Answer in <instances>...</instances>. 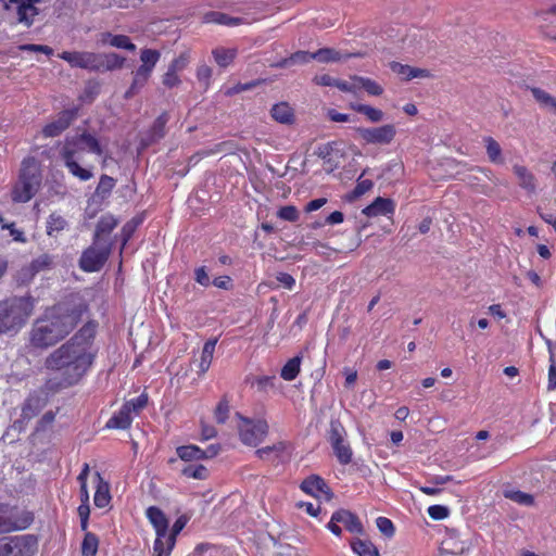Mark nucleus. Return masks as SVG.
Listing matches in <instances>:
<instances>
[{
    "instance_id": "1",
    "label": "nucleus",
    "mask_w": 556,
    "mask_h": 556,
    "mask_svg": "<svg viewBox=\"0 0 556 556\" xmlns=\"http://www.w3.org/2000/svg\"><path fill=\"white\" fill-rule=\"evenodd\" d=\"M94 333L96 326L93 324L86 325L74 338L46 359L47 368L61 371L63 386L77 383L90 368L94 357L92 346Z\"/></svg>"
},
{
    "instance_id": "2",
    "label": "nucleus",
    "mask_w": 556,
    "mask_h": 556,
    "mask_svg": "<svg viewBox=\"0 0 556 556\" xmlns=\"http://www.w3.org/2000/svg\"><path fill=\"white\" fill-rule=\"evenodd\" d=\"M91 152L103 156L105 151L100 141L89 132L67 136L60 149V156L68 173L80 181L90 180L93 177V166L83 162V153Z\"/></svg>"
},
{
    "instance_id": "3",
    "label": "nucleus",
    "mask_w": 556,
    "mask_h": 556,
    "mask_svg": "<svg viewBox=\"0 0 556 556\" xmlns=\"http://www.w3.org/2000/svg\"><path fill=\"white\" fill-rule=\"evenodd\" d=\"M75 325L74 314L65 313L61 307L50 308L36 320L30 333L31 344L37 348L53 345L67 336Z\"/></svg>"
},
{
    "instance_id": "4",
    "label": "nucleus",
    "mask_w": 556,
    "mask_h": 556,
    "mask_svg": "<svg viewBox=\"0 0 556 556\" xmlns=\"http://www.w3.org/2000/svg\"><path fill=\"white\" fill-rule=\"evenodd\" d=\"M33 309L31 298H14L0 303V333L20 329Z\"/></svg>"
},
{
    "instance_id": "5",
    "label": "nucleus",
    "mask_w": 556,
    "mask_h": 556,
    "mask_svg": "<svg viewBox=\"0 0 556 556\" xmlns=\"http://www.w3.org/2000/svg\"><path fill=\"white\" fill-rule=\"evenodd\" d=\"M41 182L40 169L34 157L25 159L22 163L20 179L12 191V199L15 202H27L38 191Z\"/></svg>"
},
{
    "instance_id": "6",
    "label": "nucleus",
    "mask_w": 556,
    "mask_h": 556,
    "mask_svg": "<svg viewBox=\"0 0 556 556\" xmlns=\"http://www.w3.org/2000/svg\"><path fill=\"white\" fill-rule=\"evenodd\" d=\"M33 520L30 511L0 504V534L24 530L31 525Z\"/></svg>"
},
{
    "instance_id": "7",
    "label": "nucleus",
    "mask_w": 556,
    "mask_h": 556,
    "mask_svg": "<svg viewBox=\"0 0 556 556\" xmlns=\"http://www.w3.org/2000/svg\"><path fill=\"white\" fill-rule=\"evenodd\" d=\"M160 52L153 49H142L140 52V66L132 72V83L126 92L131 97L141 89L152 75V72L160 60Z\"/></svg>"
},
{
    "instance_id": "8",
    "label": "nucleus",
    "mask_w": 556,
    "mask_h": 556,
    "mask_svg": "<svg viewBox=\"0 0 556 556\" xmlns=\"http://www.w3.org/2000/svg\"><path fill=\"white\" fill-rule=\"evenodd\" d=\"M37 549V538L31 534L0 539V556H34Z\"/></svg>"
},
{
    "instance_id": "9",
    "label": "nucleus",
    "mask_w": 556,
    "mask_h": 556,
    "mask_svg": "<svg viewBox=\"0 0 556 556\" xmlns=\"http://www.w3.org/2000/svg\"><path fill=\"white\" fill-rule=\"evenodd\" d=\"M238 432L241 442L249 446H256L268 433V424L263 419H249L239 416Z\"/></svg>"
},
{
    "instance_id": "10",
    "label": "nucleus",
    "mask_w": 556,
    "mask_h": 556,
    "mask_svg": "<svg viewBox=\"0 0 556 556\" xmlns=\"http://www.w3.org/2000/svg\"><path fill=\"white\" fill-rule=\"evenodd\" d=\"M148 396L141 394L136 399L127 401L122 408L115 413L106 422V427L111 429H126L130 426L134 417L146 407Z\"/></svg>"
},
{
    "instance_id": "11",
    "label": "nucleus",
    "mask_w": 556,
    "mask_h": 556,
    "mask_svg": "<svg viewBox=\"0 0 556 556\" xmlns=\"http://www.w3.org/2000/svg\"><path fill=\"white\" fill-rule=\"evenodd\" d=\"M146 516L155 530V541L152 556H163L165 551L164 541L168 528V520L165 514L157 507L151 506L146 510Z\"/></svg>"
},
{
    "instance_id": "12",
    "label": "nucleus",
    "mask_w": 556,
    "mask_h": 556,
    "mask_svg": "<svg viewBox=\"0 0 556 556\" xmlns=\"http://www.w3.org/2000/svg\"><path fill=\"white\" fill-rule=\"evenodd\" d=\"M329 442L338 460L344 465L349 464L352 459V450L346 442V432L341 424H331Z\"/></svg>"
},
{
    "instance_id": "13",
    "label": "nucleus",
    "mask_w": 556,
    "mask_h": 556,
    "mask_svg": "<svg viewBox=\"0 0 556 556\" xmlns=\"http://www.w3.org/2000/svg\"><path fill=\"white\" fill-rule=\"evenodd\" d=\"M356 131L359 138L368 144H389L396 135V129L391 124L370 128L359 127Z\"/></svg>"
},
{
    "instance_id": "14",
    "label": "nucleus",
    "mask_w": 556,
    "mask_h": 556,
    "mask_svg": "<svg viewBox=\"0 0 556 556\" xmlns=\"http://www.w3.org/2000/svg\"><path fill=\"white\" fill-rule=\"evenodd\" d=\"M59 56L72 67L99 71L100 54L89 51H64Z\"/></svg>"
},
{
    "instance_id": "15",
    "label": "nucleus",
    "mask_w": 556,
    "mask_h": 556,
    "mask_svg": "<svg viewBox=\"0 0 556 556\" xmlns=\"http://www.w3.org/2000/svg\"><path fill=\"white\" fill-rule=\"evenodd\" d=\"M4 9L14 12L20 23L29 26L34 22V17L38 14V10L34 5L37 0H0Z\"/></svg>"
},
{
    "instance_id": "16",
    "label": "nucleus",
    "mask_w": 556,
    "mask_h": 556,
    "mask_svg": "<svg viewBox=\"0 0 556 556\" xmlns=\"http://www.w3.org/2000/svg\"><path fill=\"white\" fill-rule=\"evenodd\" d=\"M96 241L94 245L84 252L80 258V267L85 271H97L105 263L109 250L106 247L99 248Z\"/></svg>"
},
{
    "instance_id": "17",
    "label": "nucleus",
    "mask_w": 556,
    "mask_h": 556,
    "mask_svg": "<svg viewBox=\"0 0 556 556\" xmlns=\"http://www.w3.org/2000/svg\"><path fill=\"white\" fill-rule=\"evenodd\" d=\"M90 473V468L88 464H84L83 469L78 476V481L80 484V502L77 511L80 518L81 529L87 530L88 528V519L90 514L89 507V492L87 489V479Z\"/></svg>"
},
{
    "instance_id": "18",
    "label": "nucleus",
    "mask_w": 556,
    "mask_h": 556,
    "mask_svg": "<svg viewBox=\"0 0 556 556\" xmlns=\"http://www.w3.org/2000/svg\"><path fill=\"white\" fill-rule=\"evenodd\" d=\"M301 489L308 495L318 500L329 501L331 493L325 481L318 476H311L301 483Z\"/></svg>"
},
{
    "instance_id": "19",
    "label": "nucleus",
    "mask_w": 556,
    "mask_h": 556,
    "mask_svg": "<svg viewBox=\"0 0 556 556\" xmlns=\"http://www.w3.org/2000/svg\"><path fill=\"white\" fill-rule=\"evenodd\" d=\"M74 112L63 111L52 122L48 123L42 128V135L47 138H52L61 135L73 122Z\"/></svg>"
},
{
    "instance_id": "20",
    "label": "nucleus",
    "mask_w": 556,
    "mask_h": 556,
    "mask_svg": "<svg viewBox=\"0 0 556 556\" xmlns=\"http://www.w3.org/2000/svg\"><path fill=\"white\" fill-rule=\"evenodd\" d=\"M395 211V203L391 199L378 197L374 202L362 210V214L372 218L378 216H390Z\"/></svg>"
},
{
    "instance_id": "21",
    "label": "nucleus",
    "mask_w": 556,
    "mask_h": 556,
    "mask_svg": "<svg viewBox=\"0 0 556 556\" xmlns=\"http://www.w3.org/2000/svg\"><path fill=\"white\" fill-rule=\"evenodd\" d=\"M218 454V447L215 445H210L205 451L201 450L195 445H185L179 446L177 448V455L179 458L186 462L202 459V458H212Z\"/></svg>"
},
{
    "instance_id": "22",
    "label": "nucleus",
    "mask_w": 556,
    "mask_h": 556,
    "mask_svg": "<svg viewBox=\"0 0 556 556\" xmlns=\"http://www.w3.org/2000/svg\"><path fill=\"white\" fill-rule=\"evenodd\" d=\"M92 483L96 486L93 503L98 508H105L111 503L110 485L102 478L100 472H94L92 476Z\"/></svg>"
},
{
    "instance_id": "23",
    "label": "nucleus",
    "mask_w": 556,
    "mask_h": 556,
    "mask_svg": "<svg viewBox=\"0 0 556 556\" xmlns=\"http://www.w3.org/2000/svg\"><path fill=\"white\" fill-rule=\"evenodd\" d=\"M390 67L393 73L397 74L405 80H410L413 78H428L430 77V73L427 70L412 67L409 65L401 64L397 62H392Z\"/></svg>"
},
{
    "instance_id": "24",
    "label": "nucleus",
    "mask_w": 556,
    "mask_h": 556,
    "mask_svg": "<svg viewBox=\"0 0 556 556\" xmlns=\"http://www.w3.org/2000/svg\"><path fill=\"white\" fill-rule=\"evenodd\" d=\"M513 172L518 180V185L529 193H533L536 188L535 177L523 165L515 164Z\"/></svg>"
},
{
    "instance_id": "25",
    "label": "nucleus",
    "mask_w": 556,
    "mask_h": 556,
    "mask_svg": "<svg viewBox=\"0 0 556 556\" xmlns=\"http://www.w3.org/2000/svg\"><path fill=\"white\" fill-rule=\"evenodd\" d=\"M216 343V339L208 340L204 343L200 355V359L197 364L199 376H203L210 369V366L214 357Z\"/></svg>"
},
{
    "instance_id": "26",
    "label": "nucleus",
    "mask_w": 556,
    "mask_h": 556,
    "mask_svg": "<svg viewBox=\"0 0 556 556\" xmlns=\"http://www.w3.org/2000/svg\"><path fill=\"white\" fill-rule=\"evenodd\" d=\"M102 45H108L117 49L135 51L136 46L131 42L130 38L126 35H113L111 33L102 34Z\"/></svg>"
},
{
    "instance_id": "27",
    "label": "nucleus",
    "mask_w": 556,
    "mask_h": 556,
    "mask_svg": "<svg viewBox=\"0 0 556 556\" xmlns=\"http://www.w3.org/2000/svg\"><path fill=\"white\" fill-rule=\"evenodd\" d=\"M333 520L342 523L352 533H361L363 531L359 520L349 510L341 509L336 511Z\"/></svg>"
},
{
    "instance_id": "28",
    "label": "nucleus",
    "mask_w": 556,
    "mask_h": 556,
    "mask_svg": "<svg viewBox=\"0 0 556 556\" xmlns=\"http://www.w3.org/2000/svg\"><path fill=\"white\" fill-rule=\"evenodd\" d=\"M186 523H187V519L185 517H179L173 525L172 529L170 530L167 529L165 541H164L165 551L163 553V556L170 555V552L174 548L175 543H176V536L185 528Z\"/></svg>"
},
{
    "instance_id": "29",
    "label": "nucleus",
    "mask_w": 556,
    "mask_h": 556,
    "mask_svg": "<svg viewBox=\"0 0 556 556\" xmlns=\"http://www.w3.org/2000/svg\"><path fill=\"white\" fill-rule=\"evenodd\" d=\"M271 116L281 124H292L294 121L293 109L286 102L275 104L271 109Z\"/></svg>"
},
{
    "instance_id": "30",
    "label": "nucleus",
    "mask_w": 556,
    "mask_h": 556,
    "mask_svg": "<svg viewBox=\"0 0 556 556\" xmlns=\"http://www.w3.org/2000/svg\"><path fill=\"white\" fill-rule=\"evenodd\" d=\"M288 451V445L285 442H277L273 445L262 447L256 451L261 459L274 460L281 457Z\"/></svg>"
},
{
    "instance_id": "31",
    "label": "nucleus",
    "mask_w": 556,
    "mask_h": 556,
    "mask_svg": "<svg viewBox=\"0 0 556 556\" xmlns=\"http://www.w3.org/2000/svg\"><path fill=\"white\" fill-rule=\"evenodd\" d=\"M349 106L353 111L365 115L371 123H379L384 117V114L381 110L367 104L352 102Z\"/></svg>"
},
{
    "instance_id": "32",
    "label": "nucleus",
    "mask_w": 556,
    "mask_h": 556,
    "mask_svg": "<svg viewBox=\"0 0 556 556\" xmlns=\"http://www.w3.org/2000/svg\"><path fill=\"white\" fill-rule=\"evenodd\" d=\"M100 54V64L99 71H113L118 70L124 66L125 58L118 55L117 53H99Z\"/></svg>"
},
{
    "instance_id": "33",
    "label": "nucleus",
    "mask_w": 556,
    "mask_h": 556,
    "mask_svg": "<svg viewBox=\"0 0 556 556\" xmlns=\"http://www.w3.org/2000/svg\"><path fill=\"white\" fill-rule=\"evenodd\" d=\"M351 547L357 556H379L378 548L368 540L356 539L352 541Z\"/></svg>"
},
{
    "instance_id": "34",
    "label": "nucleus",
    "mask_w": 556,
    "mask_h": 556,
    "mask_svg": "<svg viewBox=\"0 0 556 556\" xmlns=\"http://www.w3.org/2000/svg\"><path fill=\"white\" fill-rule=\"evenodd\" d=\"M215 62L220 67H227L232 63L237 55V50L233 48L217 47L212 51Z\"/></svg>"
},
{
    "instance_id": "35",
    "label": "nucleus",
    "mask_w": 556,
    "mask_h": 556,
    "mask_svg": "<svg viewBox=\"0 0 556 556\" xmlns=\"http://www.w3.org/2000/svg\"><path fill=\"white\" fill-rule=\"evenodd\" d=\"M354 80L357 84V91L364 89L369 96H381L383 92V87L368 77L354 75Z\"/></svg>"
},
{
    "instance_id": "36",
    "label": "nucleus",
    "mask_w": 556,
    "mask_h": 556,
    "mask_svg": "<svg viewBox=\"0 0 556 556\" xmlns=\"http://www.w3.org/2000/svg\"><path fill=\"white\" fill-rule=\"evenodd\" d=\"M301 362L302 359L300 356L290 358L281 368V378L286 381L294 380L301 370Z\"/></svg>"
},
{
    "instance_id": "37",
    "label": "nucleus",
    "mask_w": 556,
    "mask_h": 556,
    "mask_svg": "<svg viewBox=\"0 0 556 556\" xmlns=\"http://www.w3.org/2000/svg\"><path fill=\"white\" fill-rule=\"evenodd\" d=\"M484 144L490 162L494 164H502L504 162V159L502 155V148L500 143L492 137H486L484 138Z\"/></svg>"
},
{
    "instance_id": "38",
    "label": "nucleus",
    "mask_w": 556,
    "mask_h": 556,
    "mask_svg": "<svg viewBox=\"0 0 556 556\" xmlns=\"http://www.w3.org/2000/svg\"><path fill=\"white\" fill-rule=\"evenodd\" d=\"M117 225V220L112 215H104L98 223L96 230V240L100 241L102 235L110 233Z\"/></svg>"
},
{
    "instance_id": "39",
    "label": "nucleus",
    "mask_w": 556,
    "mask_h": 556,
    "mask_svg": "<svg viewBox=\"0 0 556 556\" xmlns=\"http://www.w3.org/2000/svg\"><path fill=\"white\" fill-rule=\"evenodd\" d=\"M99 547V540L96 534L86 532L84 541L81 543V555L83 556H96Z\"/></svg>"
},
{
    "instance_id": "40",
    "label": "nucleus",
    "mask_w": 556,
    "mask_h": 556,
    "mask_svg": "<svg viewBox=\"0 0 556 556\" xmlns=\"http://www.w3.org/2000/svg\"><path fill=\"white\" fill-rule=\"evenodd\" d=\"M66 225V220L61 215L51 214L47 222V233L49 236H54L64 230Z\"/></svg>"
},
{
    "instance_id": "41",
    "label": "nucleus",
    "mask_w": 556,
    "mask_h": 556,
    "mask_svg": "<svg viewBox=\"0 0 556 556\" xmlns=\"http://www.w3.org/2000/svg\"><path fill=\"white\" fill-rule=\"evenodd\" d=\"M114 186L115 180L112 177L108 175H102L96 189V197L105 199L111 193Z\"/></svg>"
},
{
    "instance_id": "42",
    "label": "nucleus",
    "mask_w": 556,
    "mask_h": 556,
    "mask_svg": "<svg viewBox=\"0 0 556 556\" xmlns=\"http://www.w3.org/2000/svg\"><path fill=\"white\" fill-rule=\"evenodd\" d=\"M312 58L320 62H336L342 60V54L333 49H320L312 54Z\"/></svg>"
},
{
    "instance_id": "43",
    "label": "nucleus",
    "mask_w": 556,
    "mask_h": 556,
    "mask_svg": "<svg viewBox=\"0 0 556 556\" xmlns=\"http://www.w3.org/2000/svg\"><path fill=\"white\" fill-rule=\"evenodd\" d=\"M548 351H549V369H548V383L547 389L554 390L556 388V361H555V350L556 345L553 346L552 343L548 341Z\"/></svg>"
},
{
    "instance_id": "44",
    "label": "nucleus",
    "mask_w": 556,
    "mask_h": 556,
    "mask_svg": "<svg viewBox=\"0 0 556 556\" xmlns=\"http://www.w3.org/2000/svg\"><path fill=\"white\" fill-rule=\"evenodd\" d=\"M532 97L543 109H548L555 97L546 92L541 88H532L531 89Z\"/></svg>"
},
{
    "instance_id": "45",
    "label": "nucleus",
    "mask_w": 556,
    "mask_h": 556,
    "mask_svg": "<svg viewBox=\"0 0 556 556\" xmlns=\"http://www.w3.org/2000/svg\"><path fill=\"white\" fill-rule=\"evenodd\" d=\"M182 473L187 478H192V479L203 480V479L207 478V469L202 465H198V466L189 465L186 468H184Z\"/></svg>"
},
{
    "instance_id": "46",
    "label": "nucleus",
    "mask_w": 556,
    "mask_h": 556,
    "mask_svg": "<svg viewBox=\"0 0 556 556\" xmlns=\"http://www.w3.org/2000/svg\"><path fill=\"white\" fill-rule=\"evenodd\" d=\"M374 184L370 179H358L357 185L354 188V190L351 192V194L348 197L350 201H353L354 199L365 194L372 188Z\"/></svg>"
},
{
    "instance_id": "47",
    "label": "nucleus",
    "mask_w": 556,
    "mask_h": 556,
    "mask_svg": "<svg viewBox=\"0 0 556 556\" xmlns=\"http://www.w3.org/2000/svg\"><path fill=\"white\" fill-rule=\"evenodd\" d=\"M376 526L379 531L387 538H392L394 535L395 529L393 522L390 519L386 517H378L376 519Z\"/></svg>"
},
{
    "instance_id": "48",
    "label": "nucleus",
    "mask_w": 556,
    "mask_h": 556,
    "mask_svg": "<svg viewBox=\"0 0 556 556\" xmlns=\"http://www.w3.org/2000/svg\"><path fill=\"white\" fill-rule=\"evenodd\" d=\"M506 497L521 505H531L533 503V497L521 491H507Z\"/></svg>"
},
{
    "instance_id": "49",
    "label": "nucleus",
    "mask_w": 556,
    "mask_h": 556,
    "mask_svg": "<svg viewBox=\"0 0 556 556\" xmlns=\"http://www.w3.org/2000/svg\"><path fill=\"white\" fill-rule=\"evenodd\" d=\"M229 415V404L226 400H222L214 412V416L217 422L224 424Z\"/></svg>"
},
{
    "instance_id": "50",
    "label": "nucleus",
    "mask_w": 556,
    "mask_h": 556,
    "mask_svg": "<svg viewBox=\"0 0 556 556\" xmlns=\"http://www.w3.org/2000/svg\"><path fill=\"white\" fill-rule=\"evenodd\" d=\"M428 515L433 520H443L447 518L450 510L446 506L443 505H432L428 508Z\"/></svg>"
},
{
    "instance_id": "51",
    "label": "nucleus",
    "mask_w": 556,
    "mask_h": 556,
    "mask_svg": "<svg viewBox=\"0 0 556 556\" xmlns=\"http://www.w3.org/2000/svg\"><path fill=\"white\" fill-rule=\"evenodd\" d=\"M336 87L343 92L357 93V84L354 80V76H351L350 80L337 79Z\"/></svg>"
},
{
    "instance_id": "52",
    "label": "nucleus",
    "mask_w": 556,
    "mask_h": 556,
    "mask_svg": "<svg viewBox=\"0 0 556 556\" xmlns=\"http://www.w3.org/2000/svg\"><path fill=\"white\" fill-rule=\"evenodd\" d=\"M278 216L281 218V219H285V220H289V222H294L298 219V211L294 206H283L281 207L279 211H278Z\"/></svg>"
},
{
    "instance_id": "53",
    "label": "nucleus",
    "mask_w": 556,
    "mask_h": 556,
    "mask_svg": "<svg viewBox=\"0 0 556 556\" xmlns=\"http://www.w3.org/2000/svg\"><path fill=\"white\" fill-rule=\"evenodd\" d=\"M188 63H189L188 53H181L179 56H177L175 60L172 61L168 68L179 73L188 65Z\"/></svg>"
},
{
    "instance_id": "54",
    "label": "nucleus",
    "mask_w": 556,
    "mask_h": 556,
    "mask_svg": "<svg viewBox=\"0 0 556 556\" xmlns=\"http://www.w3.org/2000/svg\"><path fill=\"white\" fill-rule=\"evenodd\" d=\"M179 83L180 79L178 72L167 68V72L163 76V84L168 88H173L176 87Z\"/></svg>"
},
{
    "instance_id": "55",
    "label": "nucleus",
    "mask_w": 556,
    "mask_h": 556,
    "mask_svg": "<svg viewBox=\"0 0 556 556\" xmlns=\"http://www.w3.org/2000/svg\"><path fill=\"white\" fill-rule=\"evenodd\" d=\"M194 279L203 287H208L211 285L208 273L204 266L198 267L194 270Z\"/></svg>"
},
{
    "instance_id": "56",
    "label": "nucleus",
    "mask_w": 556,
    "mask_h": 556,
    "mask_svg": "<svg viewBox=\"0 0 556 556\" xmlns=\"http://www.w3.org/2000/svg\"><path fill=\"white\" fill-rule=\"evenodd\" d=\"M327 117L336 123H349L352 122L353 118L349 114L340 113L333 109L327 110Z\"/></svg>"
},
{
    "instance_id": "57",
    "label": "nucleus",
    "mask_w": 556,
    "mask_h": 556,
    "mask_svg": "<svg viewBox=\"0 0 556 556\" xmlns=\"http://www.w3.org/2000/svg\"><path fill=\"white\" fill-rule=\"evenodd\" d=\"M276 278L288 290H292L295 286V279L287 273H279Z\"/></svg>"
},
{
    "instance_id": "58",
    "label": "nucleus",
    "mask_w": 556,
    "mask_h": 556,
    "mask_svg": "<svg viewBox=\"0 0 556 556\" xmlns=\"http://www.w3.org/2000/svg\"><path fill=\"white\" fill-rule=\"evenodd\" d=\"M20 49L24 51L42 52L48 55L52 54L53 52L50 47L43 45H23L20 47Z\"/></svg>"
},
{
    "instance_id": "59",
    "label": "nucleus",
    "mask_w": 556,
    "mask_h": 556,
    "mask_svg": "<svg viewBox=\"0 0 556 556\" xmlns=\"http://www.w3.org/2000/svg\"><path fill=\"white\" fill-rule=\"evenodd\" d=\"M312 59V54L304 51H299L294 53L288 61H286V63H306Z\"/></svg>"
},
{
    "instance_id": "60",
    "label": "nucleus",
    "mask_w": 556,
    "mask_h": 556,
    "mask_svg": "<svg viewBox=\"0 0 556 556\" xmlns=\"http://www.w3.org/2000/svg\"><path fill=\"white\" fill-rule=\"evenodd\" d=\"M315 83L320 86H333L336 87L337 78L331 77L330 75L323 74L318 75L314 78Z\"/></svg>"
},
{
    "instance_id": "61",
    "label": "nucleus",
    "mask_w": 556,
    "mask_h": 556,
    "mask_svg": "<svg viewBox=\"0 0 556 556\" xmlns=\"http://www.w3.org/2000/svg\"><path fill=\"white\" fill-rule=\"evenodd\" d=\"M343 374L345 376V387L352 388L357 380V372L351 368H344Z\"/></svg>"
},
{
    "instance_id": "62",
    "label": "nucleus",
    "mask_w": 556,
    "mask_h": 556,
    "mask_svg": "<svg viewBox=\"0 0 556 556\" xmlns=\"http://www.w3.org/2000/svg\"><path fill=\"white\" fill-rule=\"evenodd\" d=\"M274 382V377L270 376H262L255 379V383L260 390L264 391L267 387H271Z\"/></svg>"
},
{
    "instance_id": "63",
    "label": "nucleus",
    "mask_w": 556,
    "mask_h": 556,
    "mask_svg": "<svg viewBox=\"0 0 556 556\" xmlns=\"http://www.w3.org/2000/svg\"><path fill=\"white\" fill-rule=\"evenodd\" d=\"M213 285L219 289H229L231 285V279L229 276H220L213 280Z\"/></svg>"
},
{
    "instance_id": "64",
    "label": "nucleus",
    "mask_w": 556,
    "mask_h": 556,
    "mask_svg": "<svg viewBox=\"0 0 556 556\" xmlns=\"http://www.w3.org/2000/svg\"><path fill=\"white\" fill-rule=\"evenodd\" d=\"M197 75L200 80L208 81L212 76V68L207 65H201L198 68Z\"/></svg>"
}]
</instances>
